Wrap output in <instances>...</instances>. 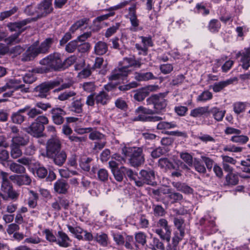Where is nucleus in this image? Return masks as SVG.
I'll return each mask as SVG.
<instances>
[{
	"label": "nucleus",
	"instance_id": "obj_1",
	"mask_svg": "<svg viewBox=\"0 0 250 250\" xmlns=\"http://www.w3.org/2000/svg\"><path fill=\"white\" fill-rule=\"evenodd\" d=\"M53 42V39L50 38L46 39L39 46L34 44L30 46L23 54L21 60L29 61L33 60L40 54H46Z\"/></svg>",
	"mask_w": 250,
	"mask_h": 250
},
{
	"label": "nucleus",
	"instance_id": "obj_2",
	"mask_svg": "<svg viewBox=\"0 0 250 250\" xmlns=\"http://www.w3.org/2000/svg\"><path fill=\"white\" fill-rule=\"evenodd\" d=\"M122 153L128 157V162L131 166L138 167L143 165L145 162V155L141 147H124Z\"/></svg>",
	"mask_w": 250,
	"mask_h": 250
},
{
	"label": "nucleus",
	"instance_id": "obj_3",
	"mask_svg": "<svg viewBox=\"0 0 250 250\" xmlns=\"http://www.w3.org/2000/svg\"><path fill=\"white\" fill-rule=\"evenodd\" d=\"M40 64L45 65L49 69L54 70H61L63 69V63L61 59V55L58 53L50 54L39 62Z\"/></svg>",
	"mask_w": 250,
	"mask_h": 250
},
{
	"label": "nucleus",
	"instance_id": "obj_4",
	"mask_svg": "<svg viewBox=\"0 0 250 250\" xmlns=\"http://www.w3.org/2000/svg\"><path fill=\"white\" fill-rule=\"evenodd\" d=\"M61 82L62 80L59 79L42 83L34 89L36 96L46 98L49 95L50 90L59 85Z\"/></svg>",
	"mask_w": 250,
	"mask_h": 250
},
{
	"label": "nucleus",
	"instance_id": "obj_5",
	"mask_svg": "<svg viewBox=\"0 0 250 250\" xmlns=\"http://www.w3.org/2000/svg\"><path fill=\"white\" fill-rule=\"evenodd\" d=\"M19 193L15 190L8 178L1 182L0 197L4 200L9 199L16 201L18 199Z\"/></svg>",
	"mask_w": 250,
	"mask_h": 250
},
{
	"label": "nucleus",
	"instance_id": "obj_6",
	"mask_svg": "<svg viewBox=\"0 0 250 250\" xmlns=\"http://www.w3.org/2000/svg\"><path fill=\"white\" fill-rule=\"evenodd\" d=\"M155 175L153 170L150 169H142L139 173L138 181H136V186L142 187L144 185L154 186Z\"/></svg>",
	"mask_w": 250,
	"mask_h": 250
},
{
	"label": "nucleus",
	"instance_id": "obj_7",
	"mask_svg": "<svg viewBox=\"0 0 250 250\" xmlns=\"http://www.w3.org/2000/svg\"><path fill=\"white\" fill-rule=\"evenodd\" d=\"M157 228L154 232L158 234L163 240H166L169 242L171 230L170 226L168 225L167 221L164 218L159 220L157 223Z\"/></svg>",
	"mask_w": 250,
	"mask_h": 250
},
{
	"label": "nucleus",
	"instance_id": "obj_8",
	"mask_svg": "<svg viewBox=\"0 0 250 250\" xmlns=\"http://www.w3.org/2000/svg\"><path fill=\"white\" fill-rule=\"evenodd\" d=\"M135 112L138 114V116L135 119L136 121H140L144 122H158L162 120V118L160 116H146L143 115H151L154 113V110L143 106L138 107L135 110Z\"/></svg>",
	"mask_w": 250,
	"mask_h": 250
},
{
	"label": "nucleus",
	"instance_id": "obj_9",
	"mask_svg": "<svg viewBox=\"0 0 250 250\" xmlns=\"http://www.w3.org/2000/svg\"><path fill=\"white\" fill-rule=\"evenodd\" d=\"M147 105H153L154 113H158L162 111L167 106L166 100L161 96L154 95L146 100Z\"/></svg>",
	"mask_w": 250,
	"mask_h": 250
},
{
	"label": "nucleus",
	"instance_id": "obj_10",
	"mask_svg": "<svg viewBox=\"0 0 250 250\" xmlns=\"http://www.w3.org/2000/svg\"><path fill=\"white\" fill-rule=\"evenodd\" d=\"M61 143L57 137H52L49 139L46 144V155L47 157L52 156L54 153L60 150Z\"/></svg>",
	"mask_w": 250,
	"mask_h": 250
},
{
	"label": "nucleus",
	"instance_id": "obj_11",
	"mask_svg": "<svg viewBox=\"0 0 250 250\" xmlns=\"http://www.w3.org/2000/svg\"><path fill=\"white\" fill-rule=\"evenodd\" d=\"M52 11V0H44L37 7V17L39 18L44 17Z\"/></svg>",
	"mask_w": 250,
	"mask_h": 250
},
{
	"label": "nucleus",
	"instance_id": "obj_12",
	"mask_svg": "<svg viewBox=\"0 0 250 250\" xmlns=\"http://www.w3.org/2000/svg\"><path fill=\"white\" fill-rule=\"evenodd\" d=\"M50 112L52 115V121L55 124L60 125L63 123V116L66 114V113L63 109L54 107L50 110Z\"/></svg>",
	"mask_w": 250,
	"mask_h": 250
},
{
	"label": "nucleus",
	"instance_id": "obj_13",
	"mask_svg": "<svg viewBox=\"0 0 250 250\" xmlns=\"http://www.w3.org/2000/svg\"><path fill=\"white\" fill-rule=\"evenodd\" d=\"M136 4L133 3L131 7L128 8V14L127 17L129 19L131 24L130 27L131 30L133 31H137L138 27L139 25V21L138 20L136 12Z\"/></svg>",
	"mask_w": 250,
	"mask_h": 250
},
{
	"label": "nucleus",
	"instance_id": "obj_14",
	"mask_svg": "<svg viewBox=\"0 0 250 250\" xmlns=\"http://www.w3.org/2000/svg\"><path fill=\"white\" fill-rule=\"evenodd\" d=\"M9 179L15 184L21 186L23 185L28 186L31 183L32 180L27 174L12 175L9 176Z\"/></svg>",
	"mask_w": 250,
	"mask_h": 250
},
{
	"label": "nucleus",
	"instance_id": "obj_15",
	"mask_svg": "<svg viewBox=\"0 0 250 250\" xmlns=\"http://www.w3.org/2000/svg\"><path fill=\"white\" fill-rule=\"evenodd\" d=\"M121 63L122 67H126L127 69L130 67L140 68L143 64L141 59H136L134 56L124 58Z\"/></svg>",
	"mask_w": 250,
	"mask_h": 250
},
{
	"label": "nucleus",
	"instance_id": "obj_16",
	"mask_svg": "<svg viewBox=\"0 0 250 250\" xmlns=\"http://www.w3.org/2000/svg\"><path fill=\"white\" fill-rule=\"evenodd\" d=\"M71 242L70 238L66 233L62 230L58 232L56 242L57 245L61 247L67 248L70 246Z\"/></svg>",
	"mask_w": 250,
	"mask_h": 250
},
{
	"label": "nucleus",
	"instance_id": "obj_17",
	"mask_svg": "<svg viewBox=\"0 0 250 250\" xmlns=\"http://www.w3.org/2000/svg\"><path fill=\"white\" fill-rule=\"evenodd\" d=\"M30 21L29 19H25L19 22H10L7 24V26L10 31H15V33L20 32L21 34L25 29L23 27Z\"/></svg>",
	"mask_w": 250,
	"mask_h": 250
},
{
	"label": "nucleus",
	"instance_id": "obj_18",
	"mask_svg": "<svg viewBox=\"0 0 250 250\" xmlns=\"http://www.w3.org/2000/svg\"><path fill=\"white\" fill-rule=\"evenodd\" d=\"M130 71L126 67H122L115 69L109 76L110 81H116L122 79L123 77L128 75Z\"/></svg>",
	"mask_w": 250,
	"mask_h": 250
},
{
	"label": "nucleus",
	"instance_id": "obj_19",
	"mask_svg": "<svg viewBox=\"0 0 250 250\" xmlns=\"http://www.w3.org/2000/svg\"><path fill=\"white\" fill-rule=\"evenodd\" d=\"M11 144L19 146L26 145L29 142V138L23 133H19L12 137Z\"/></svg>",
	"mask_w": 250,
	"mask_h": 250
},
{
	"label": "nucleus",
	"instance_id": "obj_20",
	"mask_svg": "<svg viewBox=\"0 0 250 250\" xmlns=\"http://www.w3.org/2000/svg\"><path fill=\"white\" fill-rule=\"evenodd\" d=\"M95 99L97 104L104 105L109 103L110 97L107 92L103 90L95 94Z\"/></svg>",
	"mask_w": 250,
	"mask_h": 250
},
{
	"label": "nucleus",
	"instance_id": "obj_21",
	"mask_svg": "<svg viewBox=\"0 0 250 250\" xmlns=\"http://www.w3.org/2000/svg\"><path fill=\"white\" fill-rule=\"evenodd\" d=\"M53 159L54 163L57 166H62L65 162L67 158L66 152L62 150H59L54 153L52 156L50 157Z\"/></svg>",
	"mask_w": 250,
	"mask_h": 250
},
{
	"label": "nucleus",
	"instance_id": "obj_22",
	"mask_svg": "<svg viewBox=\"0 0 250 250\" xmlns=\"http://www.w3.org/2000/svg\"><path fill=\"white\" fill-rule=\"evenodd\" d=\"M210 111L208 106H200L192 109L190 112V116L193 118H200L208 115Z\"/></svg>",
	"mask_w": 250,
	"mask_h": 250
},
{
	"label": "nucleus",
	"instance_id": "obj_23",
	"mask_svg": "<svg viewBox=\"0 0 250 250\" xmlns=\"http://www.w3.org/2000/svg\"><path fill=\"white\" fill-rule=\"evenodd\" d=\"M134 79L138 81L141 82L156 80L157 77L151 72H135L134 73Z\"/></svg>",
	"mask_w": 250,
	"mask_h": 250
},
{
	"label": "nucleus",
	"instance_id": "obj_24",
	"mask_svg": "<svg viewBox=\"0 0 250 250\" xmlns=\"http://www.w3.org/2000/svg\"><path fill=\"white\" fill-rule=\"evenodd\" d=\"M83 102L82 99H77L73 101L68 108L70 111L77 113H82L83 111Z\"/></svg>",
	"mask_w": 250,
	"mask_h": 250
},
{
	"label": "nucleus",
	"instance_id": "obj_25",
	"mask_svg": "<svg viewBox=\"0 0 250 250\" xmlns=\"http://www.w3.org/2000/svg\"><path fill=\"white\" fill-rule=\"evenodd\" d=\"M44 126L34 121L32 123L29 129L28 132L35 136H39L44 130Z\"/></svg>",
	"mask_w": 250,
	"mask_h": 250
},
{
	"label": "nucleus",
	"instance_id": "obj_26",
	"mask_svg": "<svg viewBox=\"0 0 250 250\" xmlns=\"http://www.w3.org/2000/svg\"><path fill=\"white\" fill-rule=\"evenodd\" d=\"M20 80L16 79H13L8 81L6 84L0 87V93L7 90V89H19L21 87V85L20 84Z\"/></svg>",
	"mask_w": 250,
	"mask_h": 250
},
{
	"label": "nucleus",
	"instance_id": "obj_27",
	"mask_svg": "<svg viewBox=\"0 0 250 250\" xmlns=\"http://www.w3.org/2000/svg\"><path fill=\"white\" fill-rule=\"evenodd\" d=\"M66 227L69 231L74 234L78 240L83 239L82 234L84 230L83 229L79 226H72L69 224H67Z\"/></svg>",
	"mask_w": 250,
	"mask_h": 250
},
{
	"label": "nucleus",
	"instance_id": "obj_28",
	"mask_svg": "<svg viewBox=\"0 0 250 250\" xmlns=\"http://www.w3.org/2000/svg\"><path fill=\"white\" fill-rule=\"evenodd\" d=\"M108 50L107 44L104 42L99 41L97 42L94 46V52L98 55L104 54Z\"/></svg>",
	"mask_w": 250,
	"mask_h": 250
},
{
	"label": "nucleus",
	"instance_id": "obj_29",
	"mask_svg": "<svg viewBox=\"0 0 250 250\" xmlns=\"http://www.w3.org/2000/svg\"><path fill=\"white\" fill-rule=\"evenodd\" d=\"M223 166L225 171L228 172L226 177L227 183L229 185H234V174L233 173V168L226 163H224Z\"/></svg>",
	"mask_w": 250,
	"mask_h": 250
},
{
	"label": "nucleus",
	"instance_id": "obj_30",
	"mask_svg": "<svg viewBox=\"0 0 250 250\" xmlns=\"http://www.w3.org/2000/svg\"><path fill=\"white\" fill-rule=\"evenodd\" d=\"M232 83V79H228L226 81L215 83L212 86V89L215 92H219L225 87Z\"/></svg>",
	"mask_w": 250,
	"mask_h": 250
},
{
	"label": "nucleus",
	"instance_id": "obj_31",
	"mask_svg": "<svg viewBox=\"0 0 250 250\" xmlns=\"http://www.w3.org/2000/svg\"><path fill=\"white\" fill-rule=\"evenodd\" d=\"M172 185L178 191H181L184 193L191 194L193 192L192 188L185 183H181L180 182H173Z\"/></svg>",
	"mask_w": 250,
	"mask_h": 250
},
{
	"label": "nucleus",
	"instance_id": "obj_32",
	"mask_svg": "<svg viewBox=\"0 0 250 250\" xmlns=\"http://www.w3.org/2000/svg\"><path fill=\"white\" fill-rule=\"evenodd\" d=\"M68 188V185L62 180H58L54 185V188L56 192L58 193H65Z\"/></svg>",
	"mask_w": 250,
	"mask_h": 250
},
{
	"label": "nucleus",
	"instance_id": "obj_33",
	"mask_svg": "<svg viewBox=\"0 0 250 250\" xmlns=\"http://www.w3.org/2000/svg\"><path fill=\"white\" fill-rule=\"evenodd\" d=\"M173 223L177 229L179 231L180 238L182 239L185 233L184 220L181 218L175 217L174 218Z\"/></svg>",
	"mask_w": 250,
	"mask_h": 250
},
{
	"label": "nucleus",
	"instance_id": "obj_34",
	"mask_svg": "<svg viewBox=\"0 0 250 250\" xmlns=\"http://www.w3.org/2000/svg\"><path fill=\"white\" fill-rule=\"evenodd\" d=\"M30 196L27 200V204L31 208H35L37 206V201L39 199L38 194L33 190H29Z\"/></svg>",
	"mask_w": 250,
	"mask_h": 250
},
{
	"label": "nucleus",
	"instance_id": "obj_35",
	"mask_svg": "<svg viewBox=\"0 0 250 250\" xmlns=\"http://www.w3.org/2000/svg\"><path fill=\"white\" fill-rule=\"evenodd\" d=\"M159 166L161 168L167 169H174L175 167L172 163L168 158H162L159 160L158 161Z\"/></svg>",
	"mask_w": 250,
	"mask_h": 250
},
{
	"label": "nucleus",
	"instance_id": "obj_36",
	"mask_svg": "<svg viewBox=\"0 0 250 250\" xmlns=\"http://www.w3.org/2000/svg\"><path fill=\"white\" fill-rule=\"evenodd\" d=\"M209 111L217 121H222L225 114V110H221L217 107H213Z\"/></svg>",
	"mask_w": 250,
	"mask_h": 250
},
{
	"label": "nucleus",
	"instance_id": "obj_37",
	"mask_svg": "<svg viewBox=\"0 0 250 250\" xmlns=\"http://www.w3.org/2000/svg\"><path fill=\"white\" fill-rule=\"evenodd\" d=\"M9 169L12 172L17 174H23L26 171L25 168L23 166L15 162L9 164Z\"/></svg>",
	"mask_w": 250,
	"mask_h": 250
},
{
	"label": "nucleus",
	"instance_id": "obj_38",
	"mask_svg": "<svg viewBox=\"0 0 250 250\" xmlns=\"http://www.w3.org/2000/svg\"><path fill=\"white\" fill-rule=\"evenodd\" d=\"M89 20L88 18H83L75 22L70 28L69 31L74 33L79 28L84 26L85 24H87Z\"/></svg>",
	"mask_w": 250,
	"mask_h": 250
},
{
	"label": "nucleus",
	"instance_id": "obj_39",
	"mask_svg": "<svg viewBox=\"0 0 250 250\" xmlns=\"http://www.w3.org/2000/svg\"><path fill=\"white\" fill-rule=\"evenodd\" d=\"M167 199L171 204H174L182 201L183 197L180 193L171 191L169 195H168Z\"/></svg>",
	"mask_w": 250,
	"mask_h": 250
},
{
	"label": "nucleus",
	"instance_id": "obj_40",
	"mask_svg": "<svg viewBox=\"0 0 250 250\" xmlns=\"http://www.w3.org/2000/svg\"><path fill=\"white\" fill-rule=\"evenodd\" d=\"M148 93L149 92L147 89L143 88L137 90L134 94L133 97L135 100L141 102L143 101L148 96Z\"/></svg>",
	"mask_w": 250,
	"mask_h": 250
},
{
	"label": "nucleus",
	"instance_id": "obj_41",
	"mask_svg": "<svg viewBox=\"0 0 250 250\" xmlns=\"http://www.w3.org/2000/svg\"><path fill=\"white\" fill-rule=\"evenodd\" d=\"M148 248L152 250H156L157 249L165 250V246L163 243L157 238H153L152 242L148 245Z\"/></svg>",
	"mask_w": 250,
	"mask_h": 250
},
{
	"label": "nucleus",
	"instance_id": "obj_42",
	"mask_svg": "<svg viewBox=\"0 0 250 250\" xmlns=\"http://www.w3.org/2000/svg\"><path fill=\"white\" fill-rule=\"evenodd\" d=\"M208 27L211 32L216 33L220 28L221 23L217 20L213 19L209 21Z\"/></svg>",
	"mask_w": 250,
	"mask_h": 250
},
{
	"label": "nucleus",
	"instance_id": "obj_43",
	"mask_svg": "<svg viewBox=\"0 0 250 250\" xmlns=\"http://www.w3.org/2000/svg\"><path fill=\"white\" fill-rule=\"evenodd\" d=\"M95 239L98 243L103 247H106L108 245V238L105 233L97 234Z\"/></svg>",
	"mask_w": 250,
	"mask_h": 250
},
{
	"label": "nucleus",
	"instance_id": "obj_44",
	"mask_svg": "<svg viewBox=\"0 0 250 250\" xmlns=\"http://www.w3.org/2000/svg\"><path fill=\"white\" fill-rule=\"evenodd\" d=\"M177 126L174 122H160L157 125V128L159 130L174 128Z\"/></svg>",
	"mask_w": 250,
	"mask_h": 250
},
{
	"label": "nucleus",
	"instance_id": "obj_45",
	"mask_svg": "<svg viewBox=\"0 0 250 250\" xmlns=\"http://www.w3.org/2000/svg\"><path fill=\"white\" fill-rule=\"evenodd\" d=\"M10 148L11 156L13 159H17L21 156L22 151L20 149V146L11 144Z\"/></svg>",
	"mask_w": 250,
	"mask_h": 250
},
{
	"label": "nucleus",
	"instance_id": "obj_46",
	"mask_svg": "<svg viewBox=\"0 0 250 250\" xmlns=\"http://www.w3.org/2000/svg\"><path fill=\"white\" fill-rule=\"evenodd\" d=\"M18 10V7L14 6L11 9L1 12L0 14V21H3L16 13Z\"/></svg>",
	"mask_w": 250,
	"mask_h": 250
},
{
	"label": "nucleus",
	"instance_id": "obj_47",
	"mask_svg": "<svg viewBox=\"0 0 250 250\" xmlns=\"http://www.w3.org/2000/svg\"><path fill=\"white\" fill-rule=\"evenodd\" d=\"M180 157L188 166L192 165L193 158L189 153L188 152H181L180 154Z\"/></svg>",
	"mask_w": 250,
	"mask_h": 250
},
{
	"label": "nucleus",
	"instance_id": "obj_48",
	"mask_svg": "<svg viewBox=\"0 0 250 250\" xmlns=\"http://www.w3.org/2000/svg\"><path fill=\"white\" fill-rule=\"evenodd\" d=\"M23 81L27 83H31L36 80V77L33 72L29 71L22 77Z\"/></svg>",
	"mask_w": 250,
	"mask_h": 250
},
{
	"label": "nucleus",
	"instance_id": "obj_49",
	"mask_svg": "<svg viewBox=\"0 0 250 250\" xmlns=\"http://www.w3.org/2000/svg\"><path fill=\"white\" fill-rule=\"evenodd\" d=\"M90 133L89 135V138L91 140H104V135L100 132L93 130L90 132Z\"/></svg>",
	"mask_w": 250,
	"mask_h": 250
},
{
	"label": "nucleus",
	"instance_id": "obj_50",
	"mask_svg": "<svg viewBox=\"0 0 250 250\" xmlns=\"http://www.w3.org/2000/svg\"><path fill=\"white\" fill-rule=\"evenodd\" d=\"M120 27V23H117L112 26L108 28L104 34V36L106 38H109L113 35L119 29Z\"/></svg>",
	"mask_w": 250,
	"mask_h": 250
},
{
	"label": "nucleus",
	"instance_id": "obj_51",
	"mask_svg": "<svg viewBox=\"0 0 250 250\" xmlns=\"http://www.w3.org/2000/svg\"><path fill=\"white\" fill-rule=\"evenodd\" d=\"M122 168L124 170V175H126L131 180H133L136 184V181H138V179L136 178L137 174L130 168L125 167H122Z\"/></svg>",
	"mask_w": 250,
	"mask_h": 250
},
{
	"label": "nucleus",
	"instance_id": "obj_52",
	"mask_svg": "<svg viewBox=\"0 0 250 250\" xmlns=\"http://www.w3.org/2000/svg\"><path fill=\"white\" fill-rule=\"evenodd\" d=\"M25 117L17 112L13 113L11 116L12 122L15 124H21L25 119Z\"/></svg>",
	"mask_w": 250,
	"mask_h": 250
},
{
	"label": "nucleus",
	"instance_id": "obj_53",
	"mask_svg": "<svg viewBox=\"0 0 250 250\" xmlns=\"http://www.w3.org/2000/svg\"><path fill=\"white\" fill-rule=\"evenodd\" d=\"M212 98V93L208 91H205L198 96L197 100L199 102H206L211 99Z\"/></svg>",
	"mask_w": 250,
	"mask_h": 250
},
{
	"label": "nucleus",
	"instance_id": "obj_54",
	"mask_svg": "<svg viewBox=\"0 0 250 250\" xmlns=\"http://www.w3.org/2000/svg\"><path fill=\"white\" fill-rule=\"evenodd\" d=\"M20 35V32L19 33H15L5 39V42L8 45H11L14 43H18L20 41L19 40V37Z\"/></svg>",
	"mask_w": 250,
	"mask_h": 250
},
{
	"label": "nucleus",
	"instance_id": "obj_55",
	"mask_svg": "<svg viewBox=\"0 0 250 250\" xmlns=\"http://www.w3.org/2000/svg\"><path fill=\"white\" fill-rule=\"evenodd\" d=\"M43 234L45 235L46 239L50 242H55L57 241V236L53 233L52 230L49 229H45L42 231Z\"/></svg>",
	"mask_w": 250,
	"mask_h": 250
},
{
	"label": "nucleus",
	"instance_id": "obj_56",
	"mask_svg": "<svg viewBox=\"0 0 250 250\" xmlns=\"http://www.w3.org/2000/svg\"><path fill=\"white\" fill-rule=\"evenodd\" d=\"M98 179L102 182H105L108 180V173L104 168L100 169L97 173Z\"/></svg>",
	"mask_w": 250,
	"mask_h": 250
},
{
	"label": "nucleus",
	"instance_id": "obj_57",
	"mask_svg": "<svg viewBox=\"0 0 250 250\" xmlns=\"http://www.w3.org/2000/svg\"><path fill=\"white\" fill-rule=\"evenodd\" d=\"M113 174L115 179L118 182H121L123 181L124 178V172L122 167H121L119 169L113 171L112 172Z\"/></svg>",
	"mask_w": 250,
	"mask_h": 250
},
{
	"label": "nucleus",
	"instance_id": "obj_58",
	"mask_svg": "<svg viewBox=\"0 0 250 250\" xmlns=\"http://www.w3.org/2000/svg\"><path fill=\"white\" fill-rule=\"evenodd\" d=\"M115 104L116 107L121 110H125L127 108L126 102L122 98H118L115 102Z\"/></svg>",
	"mask_w": 250,
	"mask_h": 250
},
{
	"label": "nucleus",
	"instance_id": "obj_59",
	"mask_svg": "<svg viewBox=\"0 0 250 250\" xmlns=\"http://www.w3.org/2000/svg\"><path fill=\"white\" fill-rule=\"evenodd\" d=\"M178 237H174L172 238V243L168 244L166 248V250H176L177 246L179 242V241L181 240Z\"/></svg>",
	"mask_w": 250,
	"mask_h": 250
},
{
	"label": "nucleus",
	"instance_id": "obj_60",
	"mask_svg": "<svg viewBox=\"0 0 250 250\" xmlns=\"http://www.w3.org/2000/svg\"><path fill=\"white\" fill-rule=\"evenodd\" d=\"M173 69V67L171 64L167 63L161 64L160 66V70L164 74L170 73Z\"/></svg>",
	"mask_w": 250,
	"mask_h": 250
},
{
	"label": "nucleus",
	"instance_id": "obj_61",
	"mask_svg": "<svg viewBox=\"0 0 250 250\" xmlns=\"http://www.w3.org/2000/svg\"><path fill=\"white\" fill-rule=\"evenodd\" d=\"M79 45L77 40H73L69 42L65 46V50L69 53L73 52L77 47Z\"/></svg>",
	"mask_w": 250,
	"mask_h": 250
},
{
	"label": "nucleus",
	"instance_id": "obj_62",
	"mask_svg": "<svg viewBox=\"0 0 250 250\" xmlns=\"http://www.w3.org/2000/svg\"><path fill=\"white\" fill-rule=\"evenodd\" d=\"M77 213L80 217H85L88 214L87 207L84 205L79 206L77 209Z\"/></svg>",
	"mask_w": 250,
	"mask_h": 250
},
{
	"label": "nucleus",
	"instance_id": "obj_63",
	"mask_svg": "<svg viewBox=\"0 0 250 250\" xmlns=\"http://www.w3.org/2000/svg\"><path fill=\"white\" fill-rule=\"evenodd\" d=\"M135 238L137 243L144 246L146 243V236L143 232L136 234Z\"/></svg>",
	"mask_w": 250,
	"mask_h": 250
},
{
	"label": "nucleus",
	"instance_id": "obj_64",
	"mask_svg": "<svg viewBox=\"0 0 250 250\" xmlns=\"http://www.w3.org/2000/svg\"><path fill=\"white\" fill-rule=\"evenodd\" d=\"M140 38L141 39V42L143 46H145L147 49L149 47L153 46V42L150 37L141 36L140 37Z\"/></svg>",
	"mask_w": 250,
	"mask_h": 250
}]
</instances>
